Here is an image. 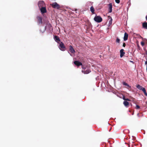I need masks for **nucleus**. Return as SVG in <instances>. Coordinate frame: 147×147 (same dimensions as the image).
Instances as JSON below:
<instances>
[{
  "label": "nucleus",
  "instance_id": "20",
  "mask_svg": "<svg viewBox=\"0 0 147 147\" xmlns=\"http://www.w3.org/2000/svg\"><path fill=\"white\" fill-rule=\"evenodd\" d=\"M123 85L127 86L129 87H130L125 82H123Z\"/></svg>",
  "mask_w": 147,
  "mask_h": 147
},
{
  "label": "nucleus",
  "instance_id": "33",
  "mask_svg": "<svg viewBox=\"0 0 147 147\" xmlns=\"http://www.w3.org/2000/svg\"><path fill=\"white\" fill-rule=\"evenodd\" d=\"M130 62H132V63H133V61H130Z\"/></svg>",
  "mask_w": 147,
  "mask_h": 147
},
{
  "label": "nucleus",
  "instance_id": "34",
  "mask_svg": "<svg viewBox=\"0 0 147 147\" xmlns=\"http://www.w3.org/2000/svg\"><path fill=\"white\" fill-rule=\"evenodd\" d=\"M128 146H129V147H130V145H129Z\"/></svg>",
  "mask_w": 147,
  "mask_h": 147
},
{
  "label": "nucleus",
  "instance_id": "21",
  "mask_svg": "<svg viewBox=\"0 0 147 147\" xmlns=\"http://www.w3.org/2000/svg\"><path fill=\"white\" fill-rule=\"evenodd\" d=\"M120 42V40L118 38H117V39L116 40V42L118 43H119Z\"/></svg>",
  "mask_w": 147,
  "mask_h": 147
},
{
  "label": "nucleus",
  "instance_id": "27",
  "mask_svg": "<svg viewBox=\"0 0 147 147\" xmlns=\"http://www.w3.org/2000/svg\"><path fill=\"white\" fill-rule=\"evenodd\" d=\"M126 98H125V96H123V100H126Z\"/></svg>",
  "mask_w": 147,
  "mask_h": 147
},
{
  "label": "nucleus",
  "instance_id": "14",
  "mask_svg": "<svg viewBox=\"0 0 147 147\" xmlns=\"http://www.w3.org/2000/svg\"><path fill=\"white\" fill-rule=\"evenodd\" d=\"M123 104L126 107H128L129 103V102L126 101H125L123 102Z\"/></svg>",
  "mask_w": 147,
  "mask_h": 147
},
{
  "label": "nucleus",
  "instance_id": "31",
  "mask_svg": "<svg viewBox=\"0 0 147 147\" xmlns=\"http://www.w3.org/2000/svg\"><path fill=\"white\" fill-rule=\"evenodd\" d=\"M145 64L146 65L147 64V61H145Z\"/></svg>",
  "mask_w": 147,
  "mask_h": 147
},
{
  "label": "nucleus",
  "instance_id": "9",
  "mask_svg": "<svg viewBox=\"0 0 147 147\" xmlns=\"http://www.w3.org/2000/svg\"><path fill=\"white\" fill-rule=\"evenodd\" d=\"M74 64L78 66H79L80 65H82V63L81 62L78 61H75L74 62Z\"/></svg>",
  "mask_w": 147,
  "mask_h": 147
},
{
  "label": "nucleus",
  "instance_id": "7",
  "mask_svg": "<svg viewBox=\"0 0 147 147\" xmlns=\"http://www.w3.org/2000/svg\"><path fill=\"white\" fill-rule=\"evenodd\" d=\"M40 9L42 13H44L46 12L47 10L45 6L41 7L40 8Z\"/></svg>",
  "mask_w": 147,
  "mask_h": 147
},
{
  "label": "nucleus",
  "instance_id": "11",
  "mask_svg": "<svg viewBox=\"0 0 147 147\" xmlns=\"http://www.w3.org/2000/svg\"><path fill=\"white\" fill-rule=\"evenodd\" d=\"M69 51L70 52L72 53H75V50L73 48V47L71 45L69 46Z\"/></svg>",
  "mask_w": 147,
  "mask_h": 147
},
{
  "label": "nucleus",
  "instance_id": "13",
  "mask_svg": "<svg viewBox=\"0 0 147 147\" xmlns=\"http://www.w3.org/2000/svg\"><path fill=\"white\" fill-rule=\"evenodd\" d=\"M82 73H84L85 74H87L90 72L91 71L89 69H87L86 71H85L82 70Z\"/></svg>",
  "mask_w": 147,
  "mask_h": 147
},
{
  "label": "nucleus",
  "instance_id": "26",
  "mask_svg": "<svg viewBox=\"0 0 147 147\" xmlns=\"http://www.w3.org/2000/svg\"><path fill=\"white\" fill-rule=\"evenodd\" d=\"M126 46V44L124 42L123 44V46L124 47H125Z\"/></svg>",
  "mask_w": 147,
  "mask_h": 147
},
{
  "label": "nucleus",
  "instance_id": "12",
  "mask_svg": "<svg viewBox=\"0 0 147 147\" xmlns=\"http://www.w3.org/2000/svg\"><path fill=\"white\" fill-rule=\"evenodd\" d=\"M128 34L126 32H125L124 34L123 39L124 41L127 40L128 39Z\"/></svg>",
  "mask_w": 147,
  "mask_h": 147
},
{
  "label": "nucleus",
  "instance_id": "5",
  "mask_svg": "<svg viewBox=\"0 0 147 147\" xmlns=\"http://www.w3.org/2000/svg\"><path fill=\"white\" fill-rule=\"evenodd\" d=\"M36 18L37 19V22L38 24H42V17L40 16H38Z\"/></svg>",
  "mask_w": 147,
  "mask_h": 147
},
{
  "label": "nucleus",
  "instance_id": "32",
  "mask_svg": "<svg viewBox=\"0 0 147 147\" xmlns=\"http://www.w3.org/2000/svg\"><path fill=\"white\" fill-rule=\"evenodd\" d=\"M146 20H147V15H146Z\"/></svg>",
  "mask_w": 147,
  "mask_h": 147
},
{
  "label": "nucleus",
  "instance_id": "23",
  "mask_svg": "<svg viewBox=\"0 0 147 147\" xmlns=\"http://www.w3.org/2000/svg\"><path fill=\"white\" fill-rule=\"evenodd\" d=\"M136 109H140V107L138 105H136Z\"/></svg>",
  "mask_w": 147,
  "mask_h": 147
},
{
  "label": "nucleus",
  "instance_id": "29",
  "mask_svg": "<svg viewBox=\"0 0 147 147\" xmlns=\"http://www.w3.org/2000/svg\"><path fill=\"white\" fill-rule=\"evenodd\" d=\"M108 18L109 19H111V18H112L110 16H108Z\"/></svg>",
  "mask_w": 147,
  "mask_h": 147
},
{
  "label": "nucleus",
  "instance_id": "28",
  "mask_svg": "<svg viewBox=\"0 0 147 147\" xmlns=\"http://www.w3.org/2000/svg\"><path fill=\"white\" fill-rule=\"evenodd\" d=\"M125 101H131V100H129V98H126V100H125Z\"/></svg>",
  "mask_w": 147,
  "mask_h": 147
},
{
  "label": "nucleus",
  "instance_id": "19",
  "mask_svg": "<svg viewBox=\"0 0 147 147\" xmlns=\"http://www.w3.org/2000/svg\"><path fill=\"white\" fill-rule=\"evenodd\" d=\"M142 91L144 92L145 95L147 96V93L146 92V91L145 88H144L143 89Z\"/></svg>",
  "mask_w": 147,
  "mask_h": 147
},
{
  "label": "nucleus",
  "instance_id": "35",
  "mask_svg": "<svg viewBox=\"0 0 147 147\" xmlns=\"http://www.w3.org/2000/svg\"><path fill=\"white\" fill-rule=\"evenodd\" d=\"M146 54L147 55V51H146Z\"/></svg>",
  "mask_w": 147,
  "mask_h": 147
},
{
  "label": "nucleus",
  "instance_id": "15",
  "mask_svg": "<svg viewBox=\"0 0 147 147\" xmlns=\"http://www.w3.org/2000/svg\"><path fill=\"white\" fill-rule=\"evenodd\" d=\"M143 27L146 29H147V22H145L142 24Z\"/></svg>",
  "mask_w": 147,
  "mask_h": 147
},
{
  "label": "nucleus",
  "instance_id": "24",
  "mask_svg": "<svg viewBox=\"0 0 147 147\" xmlns=\"http://www.w3.org/2000/svg\"><path fill=\"white\" fill-rule=\"evenodd\" d=\"M115 1L117 3L119 4L120 3V0H115Z\"/></svg>",
  "mask_w": 147,
  "mask_h": 147
},
{
  "label": "nucleus",
  "instance_id": "22",
  "mask_svg": "<svg viewBox=\"0 0 147 147\" xmlns=\"http://www.w3.org/2000/svg\"><path fill=\"white\" fill-rule=\"evenodd\" d=\"M112 19L111 18L109 22V24L110 25H111L112 24Z\"/></svg>",
  "mask_w": 147,
  "mask_h": 147
},
{
  "label": "nucleus",
  "instance_id": "18",
  "mask_svg": "<svg viewBox=\"0 0 147 147\" xmlns=\"http://www.w3.org/2000/svg\"><path fill=\"white\" fill-rule=\"evenodd\" d=\"M131 101H132L134 103L136 104V100L135 98H131Z\"/></svg>",
  "mask_w": 147,
  "mask_h": 147
},
{
  "label": "nucleus",
  "instance_id": "8",
  "mask_svg": "<svg viewBox=\"0 0 147 147\" xmlns=\"http://www.w3.org/2000/svg\"><path fill=\"white\" fill-rule=\"evenodd\" d=\"M109 6V13H111L112 12V3H110L108 4Z\"/></svg>",
  "mask_w": 147,
  "mask_h": 147
},
{
  "label": "nucleus",
  "instance_id": "4",
  "mask_svg": "<svg viewBox=\"0 0 147 147\" xmlns=\"http://www.w3.org/2000/svg\"><path fill=\"white\" fill-rule=\"evenodd\" d=\"M38 5L40 9L43 7L45 6V5L43 1H40L38 3Z\"/></svg>",
  "mask_w": 147,
  "mask_h": 147
},
{
  "label": "nucleus",
  "instance_id": "2",
  "mask_svg": "<svg viewBox=\"0 0 147 147\" xmlns=\"http://www.w3.org/2000/svg\"><path fill=\"white\" fill-rule=\"evenodd\" d=\"M94 20L98 23L101 22L102 21V18L100 16H96L94 18Z\"/></svg>",
  "mask_w": 147,
  "mask_h": 147
},
{
  "label": "nucleus",
  "instance_id": "6",
  "mask_svg": "<svg viewBox=\"0 0 147 147\" xmlns=\"http://www.w3.org/2000/svg\"><path fill=\"white\" fill-rule=\"evenodd\" d=\"M54 38L56 42L58 43H59L60 40L58 36H54Z\"/></svg>",
  "mask_w": 147,
  "mask_h": 147
},
{
  "label": "nucleus",
  "instance_id": "17",
  "mask_svg": "<svg viewBox=\"0 0 147 147\" xmlns=\"http://www.w3.org/2000/svg\"><path fill=\"white\" fill-rule=\"evenodd\" d=\"M90 10L92 13L94 14V9L93 6L91 7L90 8Z\"/></svg>",
  "mask_w": 147,
  "mask_h": 147
},
{
  "label": "nucleus",
  "instance_id": "1",
  "mask_svg": "<svg viewBox=\"0 0 147 147\" xmlns=\"http://www.w3.org/2000/svg\"><path fill=\"white\" fill-rule=\"evenodd\" d=\"M50 5L53 8L59 9L60 8V5L56 2H55L50 4Z\"/></svg>",
  "mask_w": 147,
  "mask_h": 147
},
{
  "label": "nucleus",
  "instance_id": "3",
  "mask_svg": "<svg viewBox=\"0 0 147 147\" xmlns=\"http://www.w3.org/2000/svg\"><path fill=\"white\" fill-rule=\"evenodd\" d=\"M59 49L62 51H64L65 50V47L64 45V44L62 42H61L59 43Z\"/></svg>",
  "mask_w": 147,
  "mask_h": 147
},
{
  "label": "nucleus",
  "instance_id": "25",
  "mask_svg": "<svg viewBox=\"0 0 147 147\" xmlns=\"http://www.w3.org/2000/svg\"><path fill=\"white\" fill-rule=\"evenodd\" d=\"M141 44L142 46H143L144 45V42L142 41L141 42Z\"/></svg>",
  "mask_w": 147,
  "mask_h": 147
},
{
  "label": "nucleus",
  "instance_id": "10",
  "mask_svg": "<svg viewBox=\"0 0 147 147\" xmlns=\"http://www.w3.org/2000/svg\"><path fill=\"white\" fill-rule=\"evenodd\" d=\"M124 50L123 49H121L120 51V57H122L125 54V52H124Z\"/></svg>",
  "mask_w": 147,
  "mask_h": 147
},
{
  "label": "nucleus",
  "instance_id": "16",
  "mask_svg": "<svg viewBox=\"0 0 147 147\" xmlns=\"http://www.w3.org/2000/svg\"><path fill=\"white\" fill-rule=\"evenodd\" d=\"M137 88L140 90H142V89L144 88L142 87V86H140L139 84H138L136 86Z\"/></svg>",
  "mask_w": 147,
  "mask_h": 147
},
{
  "label": "nucleus",
  "instance_id": "30",
  "mask_svg": "<svg viewBox=\"0 0 147 147\" xmlns=\"http://www.w3.org/2000/svg\"><path fill=\"white\" fill-rule=\"evenodd\" d=\"M82 69H85V67H84V66H82Z\"/></svg>",
  "mask_w": 147,
  "mask_h": 147
}]
</instances>
